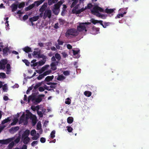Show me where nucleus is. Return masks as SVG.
Returning a JSON list of instances; mask_svg holds the SVG:
<instances>
[{
  "instance_id": "f257e3e1",
  "label": "nucleus",
  "mask_w": 149,
  "mask_h": 149,
  "mask_svg": "<svg viewBox=\"0 0 149 149\" xmlns=\"http://www.w3.org/2000/svg\"><path fill=\"white\" fill-rule=\"evenodd\" d=\"M90 24L91 23L89 22L79 23L77 27V30L74 29L68 30L66 32L65 36L67 38H70L72 36H77L79 32L85 34L87 31L86 29L88 25Z\"/></svg>"
},
{
  "instance_id": "f03ea898",
  "label": "nucleus",
  "mask_w": 149,
  "mask_h": 149,
  "mask_svg": "<svg viewBox=\"0 0 149 149\" xmlns=\"http://www.w3.org/2000/svg\"><path fill=\"white\" fill-rule=\"evenodd\" d=\"M69 2L73 1L71 7L73 8L72 12L73 13L76 14H79L83 12L86 9V7H84L83 2H79V3L76 5L77 0H68Z\"/></svg>"
},
{
  "instance_id": "7ed1b4c3",
  "label": "nucleus",
  "mask_w": 149,
  "mask_h": 149,
  "mask_svg": "<svg viewBox=\"0 0 149 149\" xmlns=\"http://www.w3.org/2000/svg\"><path fill=\"white\" fill-rule=\"evenodd\" d=\"M26 116L24 112H21L20 113H22V115L20 118L19 121V124L23 123L24 124H27V120L29 118L32 120L33 125H34L36 123V118L35 116L33 115L29 110L26 111Z\"/></svg>"
},
{
  "instance_id": "20e7f679",
  "label": "nucleus",
  "mask_w": 149,
  "mask_h": 149,
  "mask_svg": "<svg viewBox=\"0 0 149 149\" xmlns=\"http://www.w3.org/2000/svg\"><path fill=\"white\" fill-rule=\"evenodd\" d=\"M20 139V136L19 135L18 137L15 136L5 140H0V143L2 144H7L11 142L8 146L9 149H11L14 146L15 143H17L19 142Z\"/></svg>"
},
{
  "instance_id": "39448f33",
  "label": "nucleus",
  "mask_w": 149,
  "mask_h": 149,
  "mask_svg": "<svg viewBox=\"0 0 149 149\" xmlns=\"http://www.w3.org/2000/svg\"><path fill=\"white\" fill-rule=\"evenodd\" d=\"M32 53V56L36 58H42V60L38 62V66H41L44 65L46 62L47 57L42 54H40V51L38 49H35Z\"/></svg>"
},
{
  "instance_id": "423d86ee",
  "label": "nucleus",
  "mask_w": 149,
  "mask_h": 149,
  "mask_svg": "<svg viewBox=\"0 0 149 149\" xmlns=\"http://www.w3.org/2000/svg\"><path fill=\"white\" fill-rule=\"evenodd\" d=\"M103 11V10L100 7L97 5H95L93 8V9L91 10L92 13L97 17L104 19L105 18V17L102 14L100 13Z\"/></svg>"
},
{
  "instance_id": "0eeeda50",
  "label": "nucleus",
  "mask_w": 149,
  "mask_h": 149,
  "mask_svg": "<svg viewBox=\"0 0 149 149\" xmlns=\"http://www.w3.org/2000/svg\"><path fill=\"white\" fill-rule=\"evenodd\" d=\"M31 109L34 111H36L39 116L42 117L43 114L46 112V109H44L42 105H38L37 106H32L31 107Z\"/></svg>"
},
{
  "instance_id": "6e6552de",
  "label": "nucleus",
  "mask_w": 149,
  "mask_h": 149,
  "mask_svg": "<svg viewBox=\"0 0 149 149\" xmlns=\"http://www.w3.org/2000/svg\"><path fill=\"white\" fill-rule=\"evenodd\" d=\"M64 0H60L56 4H55L54 6L52 11L56 15H57L60 11V7L62 4L64 2Z\"/></svg>"
},
{
  "instance_id": "1a4fd4ad",
  "label": "nucleus",
  "mask_w": 149,
  "mask_h": 149,
  "mask_svg": "<svg viewBox=\"0 0 149 149\" xmlns=\"http://www.w3.org/2000/svg\"><path fill=\"white\" fill-rule=\"evenodd\" d=\"M30 133L29 130H26L22 134V139L24 144H27L29 141L30 139L28 137V136Z\"/></svg>"
},
{
  "instance_id": "9d476101",
  "label": "nucleus",
  "mask_w": 149,
  "mask_h": 149,
  "mask_svg": "<svg viewBox=\"0 0 149 149\" xmlns=\"http://www.w3.org/2000/svg\"><path fill=\"white\" fill-rule=\"evenodd\" d=\"M45 0H40L34 2V3L32 5H30L29 7L26 8L25 9L26 11H28L32 9L35 6H38L42 3Z\"/></svg>"
},
{
  "instance_id": "9b49d317",
  "label": "nucleus",
  "mask_w": 149,
  "mask_h": 149,
  "mask_svg": "<svg viewBox=\"0 0 149 149\" xmlns=\"http://www.w3.org/2000/svg\"><path fill=\"white\" fill-rule=\"evenodd\" d=\"M70 53L73 54V57L74 58H78L79 57L80 55V50L79 49L77 48L70 51Z\"/></svg>"
},
{
  "instance_id": "f8f14e48",
  "label": "nucleus",
  "mask_w": 149,
  "mask_h": 149,
  "mask_svg": "<svg viewBox=\"0 0 149 149\" xmlns=\"http://www.w3.org/2000/svg\"><path fill=\"white\" fill-rule=\"evenodd\" d=\"M30 134L32 136V139L33 140L37 139L40 136L39 133H36V131L35 130H32L30 132Z\"/></svg>"
},
{
  "instance_id": "ddd939ff",
  "label": "nucleus",
  "mask_w": 149,
  "mask_h": 149,
  "mask_svg": "<svg viewBox=\"0 0 149 149\" xmlns=\"http://www.w3.org/2000/svg\"><path fill=\"white\" fill-rule=\"evenodd\" d=\"M50 68L49 65H46L40 69L36 70V71L39 74H41L43 72L47 71L48 70H50L49 69Z\"/></svg>"
},
{
  "instance_id": "4468645a",
  "label": "nucleus",
  "mask_w": 149,
  "mask_h": 149,
  "mask_svg": "<svg viewBox=\"0 0 149 149\" xmlns=\"http://www.w3.org/2000/svg\"><path fill=\"white\" fill-rule=\"evenodd\" d=\"M91 22H92L93 24H95L97 23L100 24L101 25H102L103 27L104 28H106V26L108 25V23H104L105 25H104L102 24V21L95 20V19H91Z\"/></svg>"
},
{
  "instance_id": "2eb2a0df",
  "label": "nucleus",
  "mask_w": 149,
  "mask_h": 149,
  "mask_svg": "<svg viewBox=\"0 0 149 149\" xmlns=\"http://www.w3.org/2000/svg\"><path fill=\"white\" fill-rule=\"evenodd\" d=\"M51 72V70H48L44 72L42 74L40 75L37 77V79L40 80L42 79L44 77L50 74Z\"/></svg>"
},
{
  "instance_id": "dca6fc26",
  "label": "nucleus",
  "mask_w": 149,
  "mask_h": 149,
  "mask_svg": "<svg viewBox=\"0 0 149 149\" xmlns=\"http://www.w3.org/2000/svg\"><path fill=\"white\" fill-rule=\"evenodd\" d=\"M125 10L126 8H122L120 9L119 10V13L116 18L117 17V18H120V17H123V15L125 14L126 12L125 11H124L123 12V11Z\"/></svg>"
},
{
  "instance_id": "f3484780",
  "label": "nucleus",
  "mask_w": 149,
  "mask_h": 149,
  "mask_svg": "<svg viewBox=\"0 0 149 149\" xmlns=\"http://www.w3.org/2000/svg\"><path fill=\"white\" fill-rule=\"evenodd\" d=\"M33 100V101L34 102L35 101L36 103H39L42 100V98L40 97H38L36 98L35 99H33V98L31 96H30L28 98V101L29 102L31 100Z\"/></svg>"
},
{
  "instance_id": "a211bd4d",
  "label": "nucleus",
  "mask_w": 149,
  "mask_h": 149,
  "mask_svg": "<svg viewBox=\"0 0 149 149\" xmlns=\"http://www.w3.org/2000/svg\"><path fill=\"white\" fill-rule=\"evenodd\" d=\"M7 63L6 59H3L0 61V69H4L5 67V65Z\"/></svg>"
},
{
  "instance_id": "6ab92c4d",
  "label": "nucleus",
  "mask_w": 149,
  "mask_h": 149,
  "mask_svg": "<svg viewBox=\"0 0 149 149\" xmlns=\"http://www.w3.org/2000/svg\"><path fill=\"white\" fill-rule=\"evenodd\" d=\"M57 43L55 44V46L57 49H62L63 48L62 45H63V42L61 40L58 39L57 41Z\"/></svg>"
},
{
  "instance_id": "aec40b11",
  "label": "nucleus",
  "mask_w": 149,
  "mask_h": 149,
  "mask_svg": "<svg viewBox=\"0 0 149 149\" xmlns=\"http://www.w3.org/2000/svg\"><path fill=\"white\" fill-rule=\"evenodd\" d=\"M99 28L93 27L91 33L93 34H96L99 33Z\"/></svg>"
},
{
  "instance_id": "412c9836",
  "label": "nucleus",
  "mask_w": 149,
  "mask_h": 149,
  "mask_svg": "<svg viewBox=\"0 0 149 149\" xmlns=\"http://www.w3.org/2000/svg\"><path fill=\"white\" fill-rule=\"evenodd\" d=\"M51 15V11L49 10H46L44 13V17L45 18L48 17L49 18L50 17Z\"/></svg>"
},
{
  "instance_id": "4be33fe9",
  "label": "nucleus",
  "mask_w": 149,
  "mask_h": 149,
  "mask_svg": "<svg viewBox=\"0 0 149 149\" xmlns=\"http://www.w3.org/2000/svg\"><path fill=\"white\" fill-rule=\"evenodd\" d=\"M58 62H54L52 63L51 64V69L53 70H55L56 69V66L58 65Z\"/></svg>"
},
{
  "instance_id": "5701e85b",
  "label": "nucleus",
  "mask_w": 149,
  "mask_h": 149,
  "mask_svg": "<svg viewBox=\"0 0 149 149\" xmlns=\"http://www.w3.org/2000/svg\"><path fill=\"white\" fill-rule=\"evenodd\" d=\"M39 18V17L38 16H36L31 17L30 19V21L31 22V24L32 26H33V22L36 21Z\"/></svg>"
},
{
  "instance_id": "b1692460",
  "label": "nucleus",
  "mask_w": 149,
  "mask_h": 149,
  "mask_svg": "<svg viewBox=\"0 0 149 149\" xmlns=\"http://www.w3.org/2000/svg\"><path fill=\"white\" fill-rule=\"evenodd\" d=\"M45 89H46L48 90H50L49 88L46 85H45L44 87L41 86L39 88V91L40 92L44 91Z\"/></svg>"
},
{
  "instance_id": "393cba45",
  "label": "nucleus",
  "mask_w": 149,
  "mask_h": 149,
  "mask_svg": "<svg viewBox=\"0 0 149 149\" xmlns=\"http://www.w3.org/2000/svg\"><path fill=\"white\" fill-rule=\"evenodd\" d=\"M8 17H6L4 18V21H5V24L6 25V30H8L9 29L8 21Z\"/></svg>"
},
{
  "instance_id": "a878e982",
  "label": "nucleus",
  "mask_w": 149,
  "mask_h": 149,
  "mask_svg": "<svg viewBox=\"0 0 149 149\" xmlns=\"http://www.w3.org/2000/svg\"><path fill=\"white\" fill-rule=\"evenodd\" d=\"M41 123L40 122H39L37 124V130H40V131H39V133L41 134L42 133V130L41 129Z\"/></svg>"
},
{
  "instance_id": "bb28decb",
  "label": "nucleus",
  "mask_w": 149,
  "mask_h": 149,
  "mask_svg": "<svg viewBox=\"0 0 149 149\" xmlns=\"http://www.w3.org/2000/svg\"><path fill=\"white\" fill-rule=\"evenodd\" d=\"M31 66L35 67L38 65V62H36V60H33L31 62Z\"/></svg>"
},
{
  "instance_id": "cd10ccee",
  "label": "nucleus",
  "mask_w": 149,
  "mask_h": 149,
  "mask_svg": "<svg viewBox=\"0 0 149 149\" xmlns=\"http://www.w3.org/2000/svg\"><path fill=\"white\" fill-rule=\"evenodd\" d=\"M47 84L48 85H50V87L48 86L49 88L50 89V90H51V88H55L57 84L56 83H53L50 84V83H47Z\"/></svg>"
},
{
  "instance_id": "c85d7f7f",
  "label": "nucleus",
  "mask_w": 149,
  "mask_h": 149,
  "mask_svg": "<svg viewBox=\"0 0 149 149\" xmlns=\"http://www.w3.org/2000/svg\"><path fill=\"white\" fill-rule=\"evenodd\" d=\"M24 51L28 53L31 51V49L28 47H26L23 49Z\"/></svg>"
},
{
  "instance_id": "c756f323",
  "label": "nucleus",
  "mask_w": 149,
  "mask_h": 149,
  "mask_svg": "<svg viewBox=\"0 0 149 149\" xmlns=\"http://www.w3.org/2000/svg\"><path fill=\"white\" fill-rule=\"evenodd\" d=\"M47 5V3H45L40 9V10L42 12L44 11L46 8Z\"/></svg>"
},
{
  "instance_id": "7c9ffc66",
  "label": "nucleus",
  "mask_w": 149,
  "mask_h": 149,
  "mask_svg": "<svg viewBox=\"0 0 149 149\" xmlns=\"http://www.w3.org/2000/svg\"><path fill=\"white\" fill-rule=\"evenodd\" d=\"M11 120V119L10 117H8L7 118L3 120L2 122V124L3 125L6 123H8Z\"/></svg>"
},
{
  "instance_id": "2f4dec72",
  "label": "nucleus",
  "mask_w": 149,
  "mask_h": 149,
  "mask_svg": "<svg viewBox=\"0 0 149 149\" xmlns=\"http://www.w3.org/2000/svg\"><path fill=\"white\" fill-rule=\"evenodd\" d=\"M54 78V76L52 75V76H47L45 79V80L47 81H49L52 80V79Z\"/></svg>"
},
{
  "instance_id": "473e14b6",
  "label": "nucleus",
  "mask_w": 149,
  "mask_h": 149,
  "mask_svg": "<svg viewBox=\"0 0 149 149\" xmlns=\"http://www.w3.org/2000/svg\"><path fill=\"white\" fill-rule=\"evenodd\" d=\"M7 70L6 71V73L7 74H9L10 71V67L9 64H7L6 65Z\"/></svg>"
},
{
  "instance_id": "72a5a7b5",
  "label": "nucleus",
  "mask_w": 149,
  "mask_h": 149,
  "mask_svg": "<svg viewBox=\"0 0 149 149\" xmlns=\"http://www.w3.org/2000/svg\"><path fill=\"white\" fill-rule=\"evenodd\" d=\"M84 95L87 97H90L91 95V93L89 91H85L84 93Z\"/></svg>"
},
{
  "instance_id": "f704fd0d",
  "label": "nucleus",
  "mask_w": 149,
  "mask_h": 149,
  "mask_svg": "<svg viewBox=\"0 0 149 149\" xmlns=\"http://www.w3.org/2000/svg\"><path fill=\"white\" fill-rule=\"evenodd\" d=\"M65 79V77L63 75H59L58 77L56 78L57 80L59 81H61L64 79Z\"/></svg>"
},
{
  "instance_id": "c9c22d12",
  "label": "nucleus",
  "mask_w": 149,
  "mask_h": 149,
  "mask_svg": "<svg viewBox=\"0 0 149 149\" xmlns=\"http://www.w3.org/2000/svg\"><path fill=\"white\" fill-rule=\"evenodd\" d=\"M67 120L68 123L71 124L73 122V119L72 117H70L67 118Z\"/></svg>"
},
{
  "instance_id": "e433bc0d",
  "label": "nucleus",
  "mask_w": 149,
  "mask_h": 149,
  "mask_svg": "<svg viewBox=\"0 0 149 149\" xmlns=\"http://www.w3.org/2000/svg\"><path fill=\"white\" fill-rule=\"evenodd\" d=\"M114 10L115 9H107L105 10V11L107 13L110 14L112 13L113 12Z\"/></svg>"
},
{
  "instance_id": "4c0bfd02",
  "label": "nucleus",
  "mask_w": 149,
  "mask_h": 149,
  "mask_svg": "<svg viewBox=\"0 0 149 149\" xmlns=\"http://www.w3.org/2000/svg\"><path fill=\"white\" fill-rule=\"evenodd\" d=\"M58 0H49L48 4L49 5H51L53 3L57 2Z\"/></svg>"
},
{
  "instance_id": "58836bf2",
  "label": "nucleus",
  "mask_w": 149,
  "mask_h": 149,
  "mask_svg": "<svg viewBox=\"0 0 149 149\" xmlns=\"http://www.w3.org/2000/svg\"><path fill=\"white\" fill-rule=\"evenodd\" d=\"M8 49L7 47H6L3 49V54L4 55H6L7 54V52Z\"/></svg>"
},
{
  "instance_id": "ea45409f",
  "label": "nucleus",
  "mask_w": 149,
  "mask_h": 149,
  "mask_svg": "<svg viewBox=\"0 0 149 149\" xmlns=\"http://www.w3.org/2000/svg\"><path fill=\"white\" fill-rule=\"evenodd\" d=\"M12 11H15L17 8V5L15 4H13L12 5Z\"/></svg>"
},
{
  "instance_id": "a19ab883",
  "label": "nucleus",
  "mask_w": 149,
  "mask_h": 149,
  "mask_svg": "<svg viewBox=\"0 0 149 149\" xmlns=\"http://www.w3.org/2000/svg\"><path fill=\"white\" fill-rule=\"evenodd\" d=\"M71 100L69 98H68L65 100V103L66 104H70L71 103Z\"/></svg>"
},
{
  "instance_id": "79ce46f5",
  "label": "nucleus",
  "mask_w": 149,
  "mask_h": 149,
  "mask_svg": "<svg viewBox=\"0 0 149 149\" xmlns=\"http://www.w3.org/2000/svg\"><path fill=\"white\" fill-rule=\"evenodd\" d=\"M55 131L53 130L51 133L50 137L52 138H54L55 137Z\"/></svg>"
},
{
  "instance_id": "37998d69",
  "label": "nucleus",
  "mask_w": 149,
  "mask_h": 149,
  "mask_svg": "<svg viewBox=\"0 0 149 149\" xmlns=\"http://www.w3.org/2000/svg\"><path fill=\"white\" fill-rule=\"evenodd\" d=\"M18 121V119L17 118H15L13 120V122L11 123V125H14Z\"/></svg>"
},
{
  "instance_id": "c03bdc74",
  "label": "nucleus",
  "mask_w": 149,
  "mask_h": 149,
  "mask_svg": "<svg viewBox=\"0 0 149 149\" xmlns=\"http://www.w3.org/2000/svg\"><path fill=\"white\" fill-rule=\"evenodd\" d=\"M3 89L4 91L6 92L8 90L7 86L6 84H4L3 86Z\"/></svg>"
},
{
  "instance_id": "a18cd8bd",
  "label": "nucleus",
  "mask_w": 149,
  "mask_h": 149,
  "mask_svg": "<svg viewBox=\"0 0 149 149\" xmlns=\"http://www.w3.org/2000/svg\"><path fill=\"white\" fill-rule=\"evenodd\" d=\"M42 82H39L38 83H37L36 84L35 86L34 87V88L35 89H36L38 88L39 86H40L42 84Z\"/></svg>"
},
{
  "instance_id": "49530a36",
  "label": "nucleus",
  "mask_w": 149,
  "mask_h": 149,
  "mask_svg": "<svg viewBox=\"0 0 149 149\" xmlns=\"http://www.w3.org/2000/svg\"><path fill=\"white\" fill-rule=\"evenodd\" d=\"M25 5V3L24 2H22L19 3L18 5V8H21L24 7Z\"/></svg>"
},
{
  "instance_id": "de8ad7c7",
  "label": "nucleus",
  "mask_w": 149,
  "mask_h": 149,
  "mask_svg": "<svg viewBox=\"0 0 149 149\" xmlns=\"http://www.w3.org/2000/svg\"><path fill=\"white\" fill-rule=\"evenodd\" d=\"M66 128L68 131L69 132H71L73 130V129L71 127L67 126Z\"/></svg>"
},
{
  "instance_id": "09e8293b",
  "label": "nucleus",
  "mask_w": 149,
  "mask_h": 149,
  "mask_svg": "<svg viewBox=\"0 0 149 149\" xmlns=\"http://www.w3.org/2000/svg\"><path fill=\"white\" fill-rule=\"evenodd\" d=\"M22 61L27 66H29L30 64V63L28 60H23Z\"/></svg>"
},
{
  "instance_id": "8fccbe9b",
  "label": "nucleus",
  "mask_w": 149,
  "mask_h": 149,
  "mask_svg": "<svg viewBox=\"0 0 149 149\" xmlns=\"http://www.w3.org/2000/svg\"><path fill=\"white\" fill-rule=\"evenodd\" d=\"M27 96L26 95H24V101H23L21 100V103L22 104H23L24 103L26 102L27 101Z\"/></svg>"
},
{
  "instance_id": "3c124183",
  "label": "nucleus",
  "mask_w": 149,
  "mask_h": 149,
  "mask_svg": "<svg viewBox=\"0 0 149 149\" xmlns=\"http://www.w3.org/2000/svg\"><path fill=\"white\" fill-rule=\"evenodd\" d=\"M55 56L56 59L58 60H60L61 59V57L60 55L57 53H56L55 55Z\"/></svg>"
},
{
  "instance_id": "603ef678",
  "label": "nucleus",
  "mask_w": 149,
  "mask_h": 149,
  "mask_svg": "<svg viewBox=\"0 0 149 149\" xmlns=\"http://www.w3.org/2000/svg\"><path fill=\"white\" fill-rule=\"evenodd\" d=\"M38 143V142L37 141H34L31 144V146H35Z\"/></svg>"
},
{
  "instance_id": "864d4df0",
  "label": "nucleus",
  "mask_w": 149,
  "mask_h": 149,
  "mask_svg": "<svg viewBox=\"0 0 149 149\" xmlns=\"http://www.w3.org/2000/svg\"><path fill=\"white\" fill-rule=\"evenodd\" d=\"M3 47L1 40L0 39V51H1Z\"/></svg>"
},
{
  "instance_id": "5fc2aeb1",
  "label": "nucleus",
  "mask_w": 149,
  "mask_h": 149,
  "mask_svg": "<svg viewBox=\"0 0 149 149\" xmlns=\"http://www.w3.org/2000/svg\"><path fill=\"white\" fill-rule=\"evenodd\" d=\"M0 77L2 78H5L6 77V74L3 73H0Z\"/></svg>"
},
{
  "instance_id": "6e6d98bb",
  "label": "nucleus",
  "mask_w": 149,
  "mask_h": 149,
  "mask_svg": "<svg viewBox=\"0 0 149 149\" xmlns=\"http://www.w3.org/2000/svg\"><path fill=\"white\" fill-rule=\"evenodd\" d=\"M59 22L61 24H63L65 23V21L63 19H59Z\"/></svg>"
},
{
  "instance_id": "4d7b16f0",
  "label": "nucleus",
  "mask_w": 149,
  "mask_h": 149,
  "mask_svg": "<svg viewBox=\"0 0 149 149\" xmlns=\"http://www.w3.org/2000/svg\"><path fill=\"white\" fill-rule=\"evenodd\" d=\"M63 11L62 13V15L63 14V13L65 12V9L67 8L66 6L65 5H63Z\"/></svg>"
},
{
  "instance_id": "13d9d810",
  "label": "nucleus",
  "mask_w": 149,
  "mask_h": 149,
  "mask_svg": "<svg viewBox=\"0 0 149 149\" xmlns=\"http://www.w3.org/2000/svg\"><path fill=\"white\" fill-rule=\"evenodd\" d=\"M63 73L65 76L68 75L70 74V72L68 71H66L63 72Z\"/></svg>"
},
{
  "instance_id": "bf43d9fd",
  "label": "nucleus",
  "mask_w": 149,
  "mask_h": 149,
  "mask_svg": "<svg viewBox=\"0 0 149 149\" xmlns=\"http://www.w3.org/2000/svg\"><path fill=\"white\" fill-rule=\"evenodd\" d=\"M19 129V127H17L12 128L11 129V130L14 131H16L17 130Z\"/></svg>"
},
{
  "instance_id": "052dcab7",
  "label": "nucleus",
  "mask_w": 149,
  "mask_h": 149,
  "mask_svg": "<svg viewBox=\"0 0 149 149\" xmlns=\"http://www.w3.org/2000/svg\"><path fill=\"white\" fill-rule=\"evenodd\" d=\"M92 7V5L90 4V3H89V4H88L87 6H85V7H86V9H90V8H91Z\"/></svg>"
},
{
  "instance_id": "680f3d73",
  "label": "nucleus",
  "mask_w": 149,
  "mask_h": 149,
  "mask_svg": "<svg viewBox=\"0 0 149 149\" xmlns=\"http://www.w3.org/2000/svg\"><path fill=\"white\" fill-rule=\"evenodd\" d=\"M40 141L42 143H44L45 142V139L44 138H41L40 139Z\"/></svg>"
},
{
  "instance_id": "e2e57ef3",
  "label": "nucleus",
  "mask_w": 149,
  "mask_h": 149,
  "mask_svg": "<svg viewBox=\"0 0 149 149\" xmlns=\"http://www.w3.org/2000/svg\"><path fill=\"white\" fill-rule=\"evenodd\" d=\"M28 17V16L27 15H24L23 17V20H25L27 19Z\"/></svg>"
},
{
  "instance_id": "0e129e2a",
  "label": "nucleus",
  "mask_w": 149,
  "mask_h": 149,
  "mask_svg": "<svg viewBox=\"0 0 149 149\" xmlns=\"http://www.w3.org/2000/svg\"><path fill=\"white\" fill-rule=\"evenodd\" d=\"M62 54L64 57H66L67 56V54L65 52H63L62 53Z\"/></svg>"
},
{
  "instance_id": "69168bd1",
  "label": "nucleus",
  "mask_w": 149,
  "mask_h": 149,
  "mask_svg": "<svg viewBox=\"0 0 149 149\" xmlns=\"http://www.w3.org/2000/svg\"><path fill=\"white\" fill-rule=\"evenodd\" d=\"M67 48L69 49H70L72 48V46L69 44H68L67 45Z\"/></svg>"
},
{
  "instance_id": "338daca9",
  "label": "nucleus",
  "mask_w": 149,
  "mask_h": 149,
  "mask_svg": "<svg viewBox=\"0 0 149 149\" xmlns=\"http://www.w3.org/2000/svg\"><path fill=\"white\" fill-rule=\"evenodd\" d=\"M58 24L57 23L55 24L54 26V27L55 28L57 29L58 28Z\"/></svg>"
},
{
  "instance_id": "774afa93",
  "label": "nucleus",
  "mask_w": 149,
  "mask_h": 149,
  "mask_svg": "<svg viewBox=\"0 0 149 149\" xmlns=\"http://www.w3.org/2000/svg\"><path fill=\"white\" fill-rule=\"evenodd\" d=\"M21 149H27V146L25 145H23Z\"/></svg>"
}]
</instances>
